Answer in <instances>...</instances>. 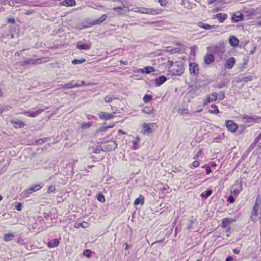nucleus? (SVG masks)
<instances>
[{
	"mask_svg": "<svg viewBox=\"0 0 261 261\" xmlns=\"http://www.w3.org/2000/svg\"><path fill=\"white\" fill-rule=\"evenodd\" d=\"M130 11L141 14L155 15L161 14L163 10L160 8H150L143 7H137L132 8Z\"/></svg>",
	"mask_w": 261,
	"mask_h": 261,
	"instance_id": "obj_1",
	"label": "nucleus"
},
{
	"mask_svg": "<svg viewBox=\"0 0 261 261\" xmlns=\"http://www.w3.org/2000/svg\"><path fill=\"white\" fill-rule=\"evenodd\" d=\"M170 63L169 69L170 72L174 75H180L184 70L182 65L180 62H173L169 61Z\"/></svg>",
	"mask_w": 261,
	"mask_h": 261,
	"instance_id": "obj_2",
	"label": "nucleus"
},
{
	"mask_svg": "<svg viewBox=\"0 0 261 261\" xmlns=\"http://www.w3.org/2000/svg\"><path fill=\"white\" fill-rule=\"evenodd\" d=\"M158 126L155 123H143L141 132L144 134H149L155 130Z\"/></svg>",
	"mask_w": 261,
	"mask_h": 261,
	"instance_id": "obj_3",
	"label": "nucleus"
},
{
	"mask_svg": "<svg viewBox=\"0 0 261 261\" xmlns=\"http://www.w3.org/2000/svg\"><path fill=\"white\" fill-rule=\"evenodd\" d=\"M42 186H41L40 184L33 185L29 188L24 191H23L20 194V196L22 198L27 197L29 195L31 194L33 192L40 190Z\"/></svg>",
	"mask_w": 261,
	"mask_h": 261,
	"instance_id": "obj_4",
	"label": "nucleus"
},
{
	"mask_svg": "<svg viewBox=\"0 0 261 261\" xmlns=\"http://www.w3.org/2000/svg\"><path fill=\"white\" fill-rule=\"evenodd\" d=\"M242 190V184L241 180H237L235 183L231 186L230 192L234 196L239 195Z\"/></svg>",
	"mask_w": 261,
	"mask_h": 261,
	"instance_id": "obj_5",
	"label": "nucleus"
},
{
	"mask_svg": "<svg viewBox=\"0 0 261 261\" xmlns=\"http://www.w3.org/2000/svg\"><path fill=\"white\" fill-rule=\"evenodd\" d=\"M113 10L120 15H124L130 11L129 8L123 4H122L121 5L119 6L113 8Z\"/></svg>",
	"mask_w": 261,
	"mask_h": 261,
	"instance_id": "obj_6",
	"label": "nucleus"
},
{
	"mask_svg": "<svg viewBox=\"0 0 261 261\" xmlns=\"http://www.w3.org/2000/svg\"><path fill=\"white\" fill-rule=\"evenodd\" d=\"M115 112L113 113H107L105 112H100L98 113V116L100 119L104 120H110L114 117Z\"/></svg>",
	"mask_w": 261,
	"mask_h": 261,
	"instance_id": "obj_7",
	"label": "nucleus"
},
{
	"mask_svg": "<svg viewBox=\"0 0 261 261\" xmlns=\"http://www.w3.org/2000/svg\"><path fill=\"white\" fill-rule=\"evenodd\" d=\"M117 144L115 141H110L107 144L103 146V150L106 151H111L117 147Z\"/></svg>",
	"mask_w": 261,
	"mask_h": 261,
	"instance_id": "obj_8",
	"label": "nucleus"
},
{
	"mask_svg": "<svg viewBox=\"0 0 261 261\" xmlns=\"http://www.w3.org/2000/svg\"><path fill=\"white\" fill-rule=\"evenodd\" d=\"M217 98V94L216 92H213L203 99V104L204 105H207L208 103L216 100Z\"/></svg>",
	"mask_w": 261,
	"mask_h": 261,
	"instance_id": "obj_9",
	"label": "nucleus"
},
{
	"mask_svg": "<svg viewBox=\"0 0 261 261\" xmlns=\"http://www.w3.org/2000/svg\"><path fill=\"white\" fill-rule=\"evenodd\" d=\"M189 71L191 74L196 75L199 73V67L196 63H190Z\"/></svg>",
	"mask_w": 261,
	"mask_h": 261,
	"instance_id": "obj_10",
	"label": "nucleus"
},
{
	"mask_svg": "<svg viewBox=\"0 0 261 261\" xmlns=\"http://www.w3.org/2000/svg\"><path fill=\"white\" fill-rule=\"evenodd\" d=\"M76 47L80 50H89L91 47V44L89 42L79 41L76 44Z\"/></svg>",
	"mask_w": 261,
	"mask_h": 261,
	"instance_id": "obj_11",
	"label": "nucleus"
},
{
	"mask_svg": "<svg viewBox=\"0 0 261 261\" xmlns=\"http://www.w3.org/2000/svg\"><path fill=\"white\" fill-rule=\"evenodd\" d=\"M47 107H45L44 109H39L37 111L32 113H29L28 111H24L23 112H21V113L24 114L25 115L28 116L29 117L33 118L36 117L37 115L41 114L42 112H43L45 109H47Z\"/></svg>",
	"mask_w": 261,
	"mask_h": 261,
	"instance_id": "obj_12",
	"label": "nucleus"
},
{
	"mask_svg": "<svg viewBox=\"0 0 261 261\" xmlns=\"http://www.w3.org/2000/svg\"><path fill=\"white\" fill-rule=\"evenodd\" d=\"M237 219L236 218H226L222 219L220 226L222 228H225L227 227L230 224H231L236 221Z\"/></svg>",
	"mask_w": 261,
	"mask_h": 261,
	"instance_id": "obj_13",
	"label": "nucleus"
},
{
	"mask_svg": "<svg viewBox=\"0 0 261 261\" xmlns=\"http://www.w3.org/2000/svg\"><path fill=\"white\" fill-rule=\"evenodd\" d=\"M236 63V60L234 57H230L226 60L224 67L227 69H231Z\"/></svg>",
	"mask_w": 261,
	"mask_h": 261,
	"instance_id": "obj_14",
	"label": "nucleus"
},
{
	"mask_svg": "<svg viewBox=\"0 0 261 261\" xmlns=\"http://www.w3.org/2000/svg\"><path fill=\"white\" fill-rule=\"evenodd\" d=\"M226 126L228 130L234 132L238 128L237 125L231 120L226 121Z\"/></svg>",
	"mask_w": 261,
	"mask_h": 261,
	"instance_id": "obj_15",
	"label": "nucleus"
},
{
	"mask_svg": "<svg viewBox=\"0 0 261 261\" xmlns=\"http://www.w3.org/2000/svg\"><path fill=\"white\" fill-rule=\"evenodd\" d=\"M229 44L233 47H237L239 43V39L234 35H231L228 39Z\"/></svg>",
	"mask_w": 261,
	"mask_h": 261,
	"instance_id": "obj_16",
	"label": "nucleus"
},
{
	"mask_svg": "<svg viewBox=\"0 0 261 261\" xmlns=\"http://www.w3.org/2000/svg\"><path fill=\"white\" fill-rule=\"evenodd\" d=\"M197 25L201 28H203L205 30H211L217 28V26L216 25H211L206 23H204L202 22H198L197 23Z\"/></svg>",
	"mask_w": 261,
	"mask_h": 261,
	"instance_id": "obj_17",
	"label": "nucleus"
},
{
	"mask_svg": "<svg viewBox=\"0 0 261 261\" xmlns=\"http://www.w3.org/2000/svg\"><path fill=\"white\" fill-rule=\"evenodd\" d=\"M11 123L13 125L14 127L16 128H22L24 126V123L19 120H12L11 121Z\"/></svg>",
	"mask_w": 261,
	"mask_h": 261,
	"instance_id": "obj_18",
	"label": "nucleus"
},
{
	"mask_svg": "<svg viewBox=\"0 0 261 261\" xmlns=\"http://www.w3.org/2000/svg\"><path fill=\"white\" fill-rule=\"evenodd\" d=\"M61 86L64 89H71L74 87H79V85H78L77 82H74V81H72L69 83L61 85Z\"/></svg>",
	"mask_w": 261,
	"mask_h": 261,
	"instance_id": "obj_19",
	"label": "nucleus"
},
{
	"mask_svg": "<svg viewBox=\"0 0 261 261\" xmlns=\"http://www.w3.org/2000/svg\"><path fill=\"white\" fill-rule=\"evenodd\" d=\"M244 118L245 119H252V123H259L261 121V117H258L256 115H250L248 116L246 115H244Z\"/></svg>",
	"mask_w": 261,
	"mask_h": 261,
	"instance_id": "obj_20",
	"label": "nucleus"
},
{
	"mask_svg": "<svg viewBox=\"0 0 261 261\" xmlns=\"http://www.w3.org/2000/svg\"><path fill=\"white\" fill-rule=\"evenodd\" d=\"M75 0H64L60 3V5L64 6H73L75 5Z\"/></svg>",
	"mask_w": 261,
	"mask_h": 261,
	"instance_id": "obj_21",
	"label": "nucleus"
},
{
	"mask_svg": "<svg viewBox=\"0 0 261 261\" xmlns=\"http://www.w3.org/2000/svg\"><path fill=\"white\" fill-rule=\"evenodd\" d=\"M107 18V15L105 14H103L101 17H100L98 19L94 20L92 23V25L95 24H100L102 22H103Z\"/></svg>",
	"mask_w": 261,
	"mask_h": 261,
	"instance_id": "obj_22",
	"label": "nucleus"
},
{
	"mask_svg": "<svg viewBox=\"0 0 261 261\" xmlns=\"http://www.w3.org/2000/svg\"><path fill=\"white\" fill-rule=\"evenodd\" d=\"M155 70L153 67L146 66L141 70L142 73L149 74L151 72H154Z\"/></svg>",
	"mask_w": 261,
	"mask_h": 261,
	"instance_id": "obj_23",
	"label": "nucleus"
},
{
	"mask_svg": "<svg viewBox=\"0 0 261 261\" xmlns=\"http://www.w3.org/2000/svg\"><path fill=\"white\" fill-rule=\"evenodd\" d=\"M242 17L243 15L241 13L237 12L232 15L231 19L233 22H238L242 20Z\"/></svg>",
	"mask_w": 261,
	"mask_h": 261,
	"instance_id": "obj_24",
	"label": "nucleus"
},
{
	"mask_svg": "<svg viewBox=\"0 0 261 261\" xmlns=\"http://www.w3.org/2000/svg\"><path fill=\"white\" fill-rule=\"evenodd\" d=\"M204 61L207 64H210L214 62V57L212 54H206L204 56Z\"/></svg>",
	"mask_w": 261,
	"mask_h": 261,
	"instance_id": "obj_25",
	"label": "nucleus"
},
{
	"mask_svg": "<svg viewBox=\"0 0 261 261\" xmlns=\"http://www.w3.org/2000/svg\"><path fill=\"white\" fill-rule=\"evenodd\" d=\"M258 217V206H254L252 211L251 219L253 221H256L257 220Z\"/></svg>",
	"mask_w": 261,
	"mask_h": 261,
	"instance_id": "obj_26",
	"label": "nucleus"
},
{
	"mask_svg": "<svg viewBox=\"0 0 261 261\" xmlns=\"http://www.w3.org/2000/svg\"><path fill=\"white\" fill-rule=\"evenodd\" d=\"M144 197L143 195H140L139 198L135 199V200L134 201V205L135 206L139 204H140L141 205H143L144 204Z\"/></svg>",
	"mask_w": 261,
	"mask_h": 261,
	"instance_id": "obj_27",
	"label": "nucleus"
},
{
	"mask_svg": "<svg viewBox=\"0 0 261 261\" xmlns=\"http://www.w3.org/2000/svg\"><path fill=\"white\" fill-rule=\"evenodd\" d=\"M59 241L57 239H54L48 242V246L50 248H54L58 245Z\"/></svg>",
	"mask_w": 261,
	"mask_h": 261,
	"instance_id": "obj_28",
	"label": "nucleus"
},
{
	"mask_svg": "<svg viewBox=\"0 0 261 261\" xmlns=\"http://www.w3.org/2000/svg\"><path fill=\"white\" fill-rule=\"evenodd\" d=\"M215 17L218 19L220 22L222 23L227 18V15L222 13H218L216 15Z\"/></svg>",
	"mask_w": 261,
	"mask_h": 261,
	"instance_id": "obj_29",
	"label": "nucleus"
},
{
	"mask_svg": "<svg viewBox=\"0 0 261 261\" xmlns=\"http://www.w3.org/2000/svg\"><path fill=\"white\" fill-rule=\"evenodd\" d=\"M167 79L164 76H161L155 79V83L157 86H160L166 81Z\"/></svg>",
	"mask_w": 261,
	"mask_h": 261,
	"instance_id": "obj_30",
	"label": "nucleus"
},
{
	"mask_svg": "<svg viewBox=\"0 0 261 261\" xmlns=\"http://www.w3.org/2000/svg\"><path fill=\"white\" fill-rule=\"evenodd\" d=\"M14 237H15V235L14 233H7V234H5L4 236L3 239L5 241L8 242V241L12 240L13 239V238H14Z\"/></svg>",
	"mask_w": 261,
	"mask_h": 261,
	"instance_id": "obj_31",
	"label": "nucleus"
},
{
	"mask_svg": "<svg viewBox=\"0 0 261 261\" xmlns=\"http://www.w3.org/2000/svg\"><path fill=\"white\" fill-rule=\"evenodd\" d=\"M211 109L208 110V112L211 114H217L219 113V111L217 107L215 105H211Z\"/></svg>",
	"mask_w": 261,
	"mask_h": 261,
	"instance_id": "obj_32",
	"label": "nucleus"
},
{
	"mask_svg": "<svg viewBox=\"0 0 261 261\" xmlns=\"http://www.w3.org/2000/svg\"><path fill=\"white\" fill-rule=\"evenodd\" d=\"M116 98L112 95H109L104 98V101L106 103H111L113 100Z\"/></svg>",
	"mask_w": 261,
	"mask_h": 261,
	"instance_id": "obj_33",
	"label": "nucleus"
},
{
	"mask_svg": "<svg viewBox=\"0 0 261 261\" xmlns=\"http://www.w3.org/2000/svg\"><path fill=\"white\" fill-rule=\"evenodd\" d=\"M96 197L97 200L100 202H104L105 201L104 195L101 192L97 194Z\"/></svg>",
	"mask_w": 261,
	"mask_h": 261,
	"instance_id": "obj_34",
	"label": "nucleus"
},
{
	"mask_svg": "<svg viewBox=\"0 0 261 261\" xmlns=\"http://www.w3.org/2000/svg\"><path fill=\"white\" fill-rule=\"evenodd\" d=\"M75 226L76 228L82 227L83 228H86L89 226V224L87 222L84 221L82 223L76 224Z\"/></svg>",
	"mask_w": 261,
	"mask_h": 261,
	"instance_id": "obj_35",
	"label": "nucleus"
},
{
	"mask_svg": "<svg viewBox=\"0 0 261 261\" xmlns=\"http://www.w3.org/2000/svg\"><path fill=\"white\" fill-rule=\"evenodd\" d=\"M165 50L167 52H169V53H171V54H174V53H176L177 51H178L179 49L178 48H172L171 47L169 46V47H166L165 48Z\"/></svg>",
	"mask_w": 261,
	"mask_h": 261,
	"instance_id": "obj_36",
	"label": "nucleus"
},
{
	"mask_svg": "<svg viewBox=\"0 0 261 261\" xmlns=\"http://www.w3.org/2000/svg\"><path fill=\"white\" fill-rule=\"evenodd\" d=\"M178 113L181 115H186L189 113V110L185 108L179 109L178 111Z\"/></svg>",
	"mask_w": 261,
	"mask_h": 261,
	"instance_id": "obj_37",
	"label": "nucleus"
},
{
	"mask_svg": "<svg viewBox=\"0 0 261 261\" xmlns=\"http://www.w3.org/2000/svg\"><path fill=\"white\" fill-rule=\"evenodd\" d=\"M212 193V191L211 190H207L205 191H204V192H203L201 194V196L202 197H203L205 198H207L208 196H210L211 195Z\"/></svg>",
	"mask_w": 261,
	"mask_h": 261,
	"instance_id": "obj_38",
	"label": "nucleus"
},
{
	"mask_svg": "<svg viewBox=\"0 0 261 261\" xmlns=\"http://www.w3.org/2000/svg\"><path fill=\"white\" fill-rule=\"evenodd\" d=\"M86 61V60L85 59H74L72 61V63L73 65H76V64H82Z\"/></svg>",
	"mask_w": 261,
	"mask_h": 261,
	"instance_id": "obj_39",
	"label": "nucleus"
},
{
	"mask_svg": "<svg viewBox=\"0 0 261 261\" xmlns=\"http://www.w3.org/2000/svg\"><path fill=\"white\" fill-rule=\"evenodd\" d=\"M242 119L243 120V121L244 122L246 123L247 124H248V125H250L253 124L252 121V119H246V118L245 119L244 118V115L242 116Z\"/></svg>",
	"mask_w": 261,
	"mask_h": 261,
	"instance_id": "obj_40",
	"label": "nucleus"
},
{
	"mask_svg": "<svg viewBox=\"0 0 261 261\" xmlns=\"http://www.w3.org/2000/svg\"><path fill=\"white\" fill-rule=\"evenodd\" d=\"M152 98V96L151 95H145L143 97V101L144 103H147L149 100H150Z\"/></svg>",
	"mask_w": 261,
	"mask_h": 261,
	"instance_id": "obj_41",
	"label": "nucleus"
},
{
	"mask_svg": "<svg viewBox=\"0 0 261 261\" xmlns=\"http://www.w3.org/2000/svg\"><path fill=\"white\" fill-rule=\"evenodd\" d=\"M92 125V123L91 122H88L86 123H83L81 125V128L84 129V128H88L90 127H91Z\"/></svg>",
	"mask_w": 261,
	"mask_h": 261,
	"instance_id": "obj_42",
	"label": "nucleus"
},
{
	"mask_svg": "<svg viewBox=\"0 0 261 261\" xmlns=\"http://www.w3.org/2000/svg\"><path fill=\"white\" fill-rule=\"evenodd\" d=\"M142 111L146 114H151L153 112V109L146 107L142 110Z\"/></svg>",
	"mask_w": 261,
	"mask_h": 261,
	"instance_id": "obj_43",
	"label": "nucleus"
},
{
	"mask_svg": "<svg viewBox=\"0 0 261 261\" xmlns=\"http://www.w3.org/2000/svg\"><path fill=\"white\" fill-rule=\"evenodd\" d=\"M91 253V251L89 250V249H86V250H85L83 252V255L84 256L87 257H89L90 254Z\"/></svg>",
	"mask_w": 261,
	"mask_h": 261,
	"instance_id": "obj_44",
	"label": "nucleus"
},
{
	"mask_svg": "<svg viewBox=\"0 0 261 261\" xmlns=\"http://www.w3.org/2000/svg\"><path fill=\"white\" fill-rule=\"evenodd\" d=\"M159 3L162 6H166L168 3V0H158Z\"/></svg>",
	"mask_w": 261,
	"mask_h": 261,
	"instance_id": "obj_45",
	"label": "nucleus"
},
{
	"mask_svg": "<svg viewBox=\"0 0 261 261\" xmlns=\"http://www.w3.org/2000/svg\"><path fill=\"white\" fill-rule=\"evenodd\" d=\"M56 188L54 186H50L47 190V193H50L55 191Z\"/></svg>",
	"mask_w": 261,
	"mask_h": 261,
	"instance_id": "obj_46",
	"label": "nucleus"
},
{
	"mask_svg": "<svg viewBox=\"0 0 261 261\" xmlns=\"http://www.w3.org/2000/svg\"><path fill=\"white\" fill-rule=\"evenodd\" d=\"M114 126V124L113 123H112V124H110V125H109L107 126H105V127H102V130H106L108 128H112Z\"/></svg>",
	"mask_w": 261,
	"mask_h": 261,
	"instance_id": "obj_47",
	"label": "nucleus"
},
{
	"mask_svg": "<svg viewBox=\"0 0 261 261\" xmlns=\"http://www.w3.org/2000/svg\"><path fill=\"white\" fill-rule=\"evenodd\" d=\"M35 64V63L32 60H25L24 61V64Z\"/></svg>",
	"mask_w": 261,
	"mask_h": 261,
	"instance_id": "obj_48",
	"label": "nucleus"
},
{
	"mask_svg": "<svg viewBox=\"0 0 261 261\" xmlns=\"http://www.w3.org/2000/svg\"><path fill=\"white\" fill-rule=\"evenodd\" d=\"M15 208L18 211H21L22 209V205L20 203H18L15 205Z\"/></svg>",
	"mask_w": 261,
	"mask_h": 261,
	"instance_id": "obj_49",
	"label": "nucleus"
},
{
	"mask_svg": "<svg viewBox=\"0 0 261 261\" xmlns=\"http://www.w3.org/2000/svg\"><path fill=\"white\" fill-rule=\"evenodd\" d=\"M192 165L194 167H197L199 166V162L197 161H195L193 162Z\"/></svg>",
	"mask_w": 261,
	"mask_h": 261,
	"instance_id": "obj_50",
	"label": "nucleus"
},
{
	"mask_svg": "<svg viewBox=\"0 0 261 261\" xmlns=\"http://www.w3.org/2000/svg\"><path fill=\"white\" fill-rule=\"evenodd\" d=\"M234 198L233 197V196H229L228 197V201L230 202V203H233L234 202Z\"/></svg>",
	"mask_w": 261,
	"mask_h": 261,
	"instance_id": "obj_51",
	"label": "nucleus"
},
{
	"mask_svg": "<svg viewBox=\"0 0 261 261\" xmlns=\"http://www.w3.org/2000/svg\"><path fill=\"white\" fill-rule=\"evenodd\" d=\"M7 22L10 23H15V19L13 18L8 19Z\"/></svg>",
	"mask_w": 261,
	"mask_h": 261,
	"instance_id": "obj_52",
	"label": "nucleus"
},
{
	"mask_svg": "<svg viewBox=\"0 0 261 261\" xmlns=\"http://www.w3.org/2000/svg\"><path fill=\"white\" fill-rule=\"evenodd\" d=\"M203 168L206 167V174H209L211 172V170L210 169L209 167L207 166H203Z\"/></svg>",
	"mask_w": 261,
	"mask_h": 261,
	"instance_id": "obj_53",
	"label": "nucleus"
},
{
	"mask_svg": "<svg viewBox=\"0 0 261 261\" xmlns=\"http://www.w3.org/2000/svg\"><path fill=\"white\" fill-rule=\"evenodd\" d=\"M78 85H79V87H80V86H85V85H87L86 84H85V82L83 81H81L80 82V83H78Z\"/></svg>",
	"mask_w": 261,
	"mask_h": 261,
	"instance_id": "obj_54",
	"label": "nucleus"
},
{
	"mask_svg": "<svg viewBox=\"0 0 261 261\" xmlns=\"http://www.w3.org/2000/svg\"><path fill=\"white\" fill-rule=\"evenodd\" d=\"M261 139V132L255 139V141L258 142Z\"/></svg>",
	"mask_w": 261,
	"mask_h": 261,
	"instance_id": "obj_55",
	"label": "nucleus"
},
{
	"mask_svg": "<svg viewBox=\"0 0 261 261\" xmlns=\"http://www.w3.org/2000/svg\"><path fill=\"white\" fill-rule=\"evenodd\" d=\"M233 252L234 253L236 254H238L240 253V251L237 249H234L233 250Z\"/></svg>",
	"mask_w": 261,
	"mask_h": 261,
	"instance_id": "obj_56",
	"label": "nucleus"
},
{
	"mask_svg": "<svg viewBox=\"0 0 261 261\" xmlns=\"http://www.w3.org/2000/svg\"><path fill=\"white\" fill-rule=\"evenodd\" d=\"M133 143L134 144V149H137V144L136 143V142L134 141H133Z\"/></svg>",
	"mask_w": 261,
	"mask_h": 261,
	"instance_id": "obj_57",
	"label": "nucleus"
},
{
	"mask_svg": "<svg viewBox=\"0 0 261 261\" xmlns=\"http://www.w3.org/2000/svg\"><path fill=\"white\" fill-rule=\"evenodd\" d=\"M210 165L212 167H214L216 166V164L213 162H211Z\"/></svg>",
	"mask_w": 261,
	"mask_h": 261,
	"instance_id": "obj_58",
	"label": "nucleus"
},
{
	"mask_svg": "<svg viewBox=\"0 0 261 261\" xmlns=\"http://www.w3.org/2000/svg\"><path fill=\"white\" fill-rule=\"evenodd\" d=\"M233 259L231 256H229L226 258V261H233Z\"/></svg>",
	"mask_w": 261,
	"mask_h": 261,
	"instance_id": "obj_59",
	"label": "nucleus"
},
{
	"mask_svg": "<svg viewBox=\"0 0 261 261\" xmlns=\"http://www.w3.org/2000/svg\"><path fill=\"white\" fill-rule=\"evenodd\" d=\"M118 132L120 134H126V132L123 131V130H121V129H119L118 130Z\"/></svg>",
	"mask_w": 261,
	"mask_h": 261,
	"instance_id": "obj_60",
	"label": "nucleus"
},
{
	"mask_svg": "<svg viewBox=\"0 0 261 261\" xmlns=\"http://www.w3.org/2000/svg\"><path fill=\"white\" fill-rule=\"evenodd\" d=\"M120 63L124 64V65H127V62L126 61H124L123 60H121Z\"/></svg>",
	"mask_w": 261,
	"mask_h": 261,
	"instance_id": "obj_61",
	"label": "nucleus"
},
{
	"mask_svg": "<svg viewBox=\"0 0 261 261\" xmlns=\"http://www.w3.org/2000/svg\"><path fill=\"white\" fill-rule=\"evenodd\" d=\"M111 108H112V111H116L117 110V108H116V107H112Z\"/></svg>",
	"mask_w": 261,
	"mask_h": 261,
	"instance_id": "obj_62",
	"label": "nucleus"
},
{
	"mask_svg": "<svg viewBox=\"0 0 261 261\" xmlns=\"http://www.w3.org/2000/svg\"><path fill=\"white\" fill-rule=\"evenodd\" d=\"M220 51H221V53H224V51H225L224 48H222L220 49Z\"/></svg>",
	"mask_w": 261,
	"mask_h": 261,
	"instance_id": "obj_63",
	"label": "nucleus"
},
{
	"mask_svg": "<svg viewBox=\"0 0 261 261\" xmlns=\"http://www.w3.org/2000/svg\"><path fill=\"white\" fill-rule=\"evenodd\" d=\"M201 151H199V152L197 153V154L196 156H198L200 155V154H201Z\"/></svg>",
	"mask_w": 261,
	"mask_h": 261,
	"instance_id": "obj_64",
	"label": "nucleus"
}]
</instances>
